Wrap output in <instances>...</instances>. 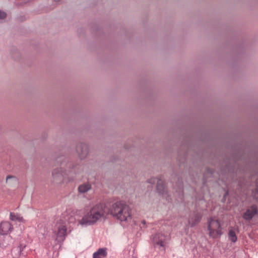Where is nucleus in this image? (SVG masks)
<instances>
[{"label": "nucleus", "mask_w": 258, "mask_h": 258, "mask_svg": "<svg viewBox=\"0 0 258 258\" xmlns=\"http://www.w3.org/2000/svg\"><path fill=\"white\" fill-rule=\"evenodd\" d=\"M105 215V206L103 204H98L93 206L89 211L86 212L83 217L78 222L82 225H91Z\"/></svg>", "instance_id": "1"}, {"label": "nucleus", "mask_w": 258, "mask_h": 258, "mask_svg": "<svg viewBox=\"0 0 258 258\" xmlns=\"http://www.w3.org/2000/svg\"><path fill=\"white\" fill-rule=\"evenodd\" d=\"M109 212L111 215L120 221L128 222L132 219L131 209L123 202L117 201L113 204Z\"/></svg>", "instance_id": "2"}, {"label": "nucleus", "mask_w": 258, "mask_h": 258, "mask_svg": "<svg viewBox=\"0 0 258 258\" xmlns=\"http://www.w3.org/2000/svg\"><path fill=\"white\" fill-rule=\"evenodd\" d=\"M55 240L58 242L64 241L67 235V222L65 220H58L54 227L53 232Z\"/></svg>", "instance_id": "3"}, {"label": "nucleus", "mask_w": 258, "mask_h": 258, "mask_svg": "<svg viewBox=\"0 0 258 258\" xmlns=\"http://www.w3.org/2000/svg\"><path fill=\"white\" fill-rule=\"evenodd\" d=\"M208 231L210 237L217 238L222 234V228L220 222L213 218H210L208 222Z\"/></svg>", "instance_id": "4"}, {"label": "nucleus", "mask_w": 258, "mask_h": 258, "mask_svg": "<svg viewBox=\"0 0 258 258\" xmlns=\"http://www.w3.org/2000/svg\"><path fill=\"white\" fill-rule=\"evenodd\" d=\"M258 213L257 207L256 205H252L247 208L242 214V218L246 221L249 222Z\"/></svg>", "instance_id": "5"}, {"label": "nucleus", "mask_w": 258, "mask_h": 258, "mask_svg": "<svg viewBox=\"0 0 258 258\" xmlns=\"http://www.w3.org/2000/svg\"><path fill=\"white\" fill-rule=\"evenodd\" d=\"M166 240V236L162 234L157 233L153 238V241L156 246L162 247L163 249L165 247V241Z\"/></svg>", "instance_id": "6"}, {"label": "nucleus", "mask_w": 258, "mask_h": 258, "mask_svg": "<svg viewBox=\"0 0 258 258\" xmlns=\"http://www.w3.org/2000/svg\"><path fill=\"white\" fill-rule=\"evenodd\" d=\"M12 224L7 221L2 222L0 224V234L2 235L8 234L12 229Z\"/></svg>", "instance_id": "7"}, {"label": "nucleus", "mask_w": 258, "mask_h": 258, "mask_svg": "<svg viewBox=\"0 0 258 258\" xmlns=\"http://www.w3.org/2000/svg\"><path fill=\"white\" fill-rule=\"evenodd\" d=\"M201 217V215L199 214L195 213L192 214L190 215L188 220L189 225L191 226L196 225L200 221Z\"/></svg>", "instance_id": "8"}, {"label": "nucleus", "mask_w": 258, "mask_h": 258, "mask_svg": "<svg viewBox=\"0 0 258 258\" xmlns=\"http://www.w3.org/2000/svg\"><path fill=\"white\" fill-rule=\"evenodd\" d=\"M107 249L105 248H101L93 253V258H104L107 255Z\"/></svg>", "instance_id": "9"}, {"label": "nucleus", "mask_w": 258, "mask_h": 258, "mask_svg": "<svg viewBox=\"0 0 258 258\" xmlns=\"http://www.w3.org/2000/svg\"><path fill=\"white\" fill-rule=\"evenodd\" d=\"M10 219L13 221H18L21 223H25L26 220L21 216L20 214L13 212L10 213Z\"/></svg>", "instance_id": "10"}, {"label": "nucleus", "mask_w": 258, "mask_h": 258, "mask_svg": "<svg viewBox=\"0 0 258 258\" xmlns=\"http://www.w3.org/2000/svg\"><path fill=\"white\" fill-rule=\"evenodd\" d=\"M157 188L160 194H163L164 192L165 187L164 181L161 179H158L157 181Z\"/></svg>", "instance_id": "11"}, {"label": "nucleus", "mask_w": 258, "mask_h": 258, "mask_svg": "<svg viewBox=\"0 0 258 258\" xmlns=\"http://www.w3.org/2000/svg\"><path fill=\"white\" fill-rule=\"evenodd\" d=\"M91 188V185L89 183H84L80 185L78 190L80 192H85Z\"/></svg>", "instance_id": "12"}, {"label": "nucleus", "mask_w": 258, "mask_h": 258, "mask_svg": "<svg viewBox=\"0 0 258 258\" xmlns=\"http://www.w3.org/2000/svg\"><path fill=\"white\" fill-rule=\"evenodd\" d=\"M63 167H64V164L63 163H62L61 165L60 168L62 169V168H63ZM64 173V171H62L61 169H55L52 172V175L54 177L57 176V175L58 176V175H61V176H63Z\"/></svg>", "instance_id": "13"}, {"label": "nucleus", "mask_w": 258, "mask_h": 258, "mask_svg": "<svg viewBox=\"0 0 258 258\" xmlns=\"http://www.w3.org/2000/svg\"><path fill=\"white\" fill-rule=\"evenodd\" d=\"M229 239L233 242H235L237 240V236L235 232L233 230H230L229 232Z\"/></svg>", "instance_id": "14"}, {"label": "nucleus", "mask_w": 258, "mask_h": 258, "mask_svg": "<svg viewBox=\"0 0 258 258\" xmlns=\"http://www.w3.org/2000/svg\"><path fill=\"white\" fill-rule=\"evenodd\" d=\"M11 179L16 181V178L15 176H14L8 175L7 176V178H6V182L9 183L10 182V180H11Z\"/></svg>", "instance_id": "15"}, {"label": "nucleus", "mask_w": 258, "mask_h": 258, "mask_svg": "<svg viewBox=\"0 0 258 258\" xmlns=\"http://www.w3.org/2000/svg\"><path fill=\"white\" fill-rule=\"evenodd\" d=\"M253 196L256 199H258V185H257V187L255 189L253 193Z\"/></svg>", "instance_id": "16"}, {"label": "nucleus", "mask_w": 258, "mask_h": 258, "mask_svg": "<svg viewBox=\"0 0 258 258\" xmlns=\"http://www.w3.org/2000/svg\"><path fill=\"white\" fill-rule=\"evenodd\" d=\"M6 17V13L0 11V19H3Z\"/></svg>", "instance_id": "17"}, {"label": "nucleus", "mask_w": 258, "mask_h": 258, "mask_svg": "<svg viewBox=\"0 0 258 258\" xmlns=\"http://www.w3.org/2000/svg\"><path fill=\"white\" fill-rule=\"evenodd\" d=\"M155 178H151V179H150L148 181V182H149V183H154V182H155Z\"/></svg>", "instance_id": "18"}, {"label": "nucleus", "mask_w": 258, "mask_h": 258, "mask_svg": "<svg viewBox=\"0 0 258 258\" xmlns=\"http://www.w3.org/2000/svg\"><path fill=\"white\" fill-rule=\"evenodd\" d=\"M80 147H79V146H78V147H77V152H79V151H80Z\"/></svg>", "instance_id": "19"}]
</instances>
